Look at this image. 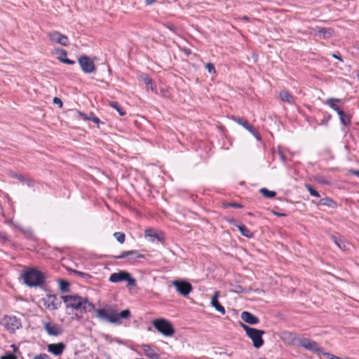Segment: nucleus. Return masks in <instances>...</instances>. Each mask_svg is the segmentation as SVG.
<instances>
[{
	"instance_id": "37998d69",
	"label": "nucleus",
	"mask_w": 359,
	"mask_h": 359,
	"mask_svg": "<svg viewBox=\"0 0 359 359\" xmlns=\"http://www.w3.org/2000/svg\"><path fill=\"white\" fill-rule=\"evenodd\" d=\"M324 355H327L329 359H341V358L336 356L334 355L330 354V353H323Z\"/></svg>"
},
{
	"instance_id": "c85d7f7f",
	"label": "nucleus",
	"mask_w": 359,
	"mask_h": 359,
	"mask_svg": "<svg viewBox=\"0 0 359 359\" xmlns=\"http://www.w3.org/2000/svg\"><path fill=\"white\" fill-rule=\"evenodd\" d=\"M60 290L62 292H67L69 291V283L64 280H59Z\"/></svg>"
},
{
	"instance_id": "4be33fe9",
	"label": "nucleus",
	"mask_w": 359,
	"mask_h": 359,
	"mask_svg": "<svg viewBox=\"0 0 359 359\" xmlns=\"http://www.w3.org/2000/svg\"><path fill=\"white\" fill-rule=\"evenodd\" d=\"M318 205L327 206L331 208H335L337 203L330 198L325 197L320 200Z\"/></svg>"
},
{
	"instance_id": "393cba45",
	"label": "nucleus",
	"mask_w": 359,
	"mask_h": 359,
	"mask_svg": "<svg viewBox=\"0 0 359 359\" xmlns=\"http://www.w3.org/2000/svg\"><path fill=\"white\" fill-rule=\"evenodd\" d=\"M129 256H134L135 257H142V255H139L138 251L137 250H130V251H125L121 253V255L118 256H116V259H123Z\"/></svg>"
},
{
	"instance_id": "dca6fc26",
	"label": "nucleus",
	"mask_w": 359,
	"mask_h": 359,
	"mask_svg": "<svg viewBox=\"0 0 359 359\" xmlns=\"http://www.w3.org/2000/svg\"><path fill=\"white\" fill-rule=\"evenodd\" d=\"M241 317L243 321L250 325H256L259 322V320L257 316L248 311H243L241 313Z\"/></svg>"
},
{
	"instance_id": "c756f323",
	"label": "nucleus",
	"mask_w": 359,
	"mask_h": 359,
	"mask_svg": "<svg viewBox=\"0 0 359 359\" xmlns=\"http://www.w3.org/2000/svg\"><path fill=\"white\" fill-rule=\"evenodd\" d=\"M109 105L113 107L114 109H116L118 114L121 115V116H124L126 114V111L123 109L122 107H120V105L118 104V102H111L109 103Z\"/></svg>"
},
{
	"instance_id": "9b49d317",
	"label": "nucleus",
	"mask_w": 359,
	"mask_h": 359,
	"mask_svg": "<svg viewBox=\"0 0 359 359\" xmlns=\"http://www.w3.org/2000/svg\"><path fill=\"white\" fill-rule=\"evenodd\" d=\"M297 341L298 344L297 346H302L306 350L312 351L313 352H319L320 351L318 344L309 339L299 337V339H298Z\"/></svg>"
},
{
	"instance_id": "a19ab883",
	"label": "nucleus",
	"mask_w": 359,
	"mask_h": 359,
	"mask_svg": "<svg viewBox=\"0 0 359 359\" xmlns=\"http://www.w3.org/2000/svg\"><path fill=\"white\" fill-rule=\"evenodd\" d=\"M34 359H51L49 355L46 353H40L34 356Z\"/></svg>"
},
{
	"instance_id": "49530a36",
	"label": "nucleus",
	"mask_w": 359,
	"mask_h": 359,
	"mask_svg": "<svg viewBox=\"0 0 359 359\" xmlns=\"http://www.w3.org/2000/svg\"><path fill=\"white\" fill-rule=\"evenodd\" d=\"M56 53L57 54H62V55L66 56L67 54V52L65 50L63 49H57Z\"/></svg>"
},
{
	"instance_id": "72a5a7b5",
	"label": "nucleus",
	"mask_w": 359,
	"mask_h": 359,
	"mask_svg": "<svg viewBox=\"0 0 359 359\" xmlns=\"http://www.w3.org/2000/svg\"><path fill=\"white\" fill-rule=\"evenodd\" d=\"M306 189L311 196L317 198L320 197L318 192L315 190L311 185H306Z\"/></svg>"
},
{
	"instance_id": "de8ad7c7",
	"label": "nucleus",
	"mask_w": 359,
	"mask_h": 359,
	"mask_svg": "<svg viewBox=\"0 0 359 359\" xmlns=\"http://www.w3.org/2000/svg\"><path fill=\"white\" fill-rule=\"evenodd\" d=\"M15 177L19 180L20 182H24L25 178L22 175H15Z\"/></svg>"
},
{
	"instance_id": "bb28decb",
	"label": "nucleus",
	"mask_w": 359,
	"mask_h": 359,
	"mask_svg": "<svg viewBox=\"0 0 359 359\" xmlns=\"http://www.w3.org/2000/svg\"><path fill=\"white\" fill-rule=\"evenodd\" d=\"M338 115L339 116V118L341 123L344 126H348L351 123V119L348 115L346 114L342 110L338 111Z\"/></svg>"
},
{
	"instance_id": "2eb2a0df",
	"label": "nucleus",
	"mask_w": 359,
	"mask_h": 359,
	"mask_svg": "<svg viewBox=\"0 0 359 359\" xmlns=\"http://www.w3.org/2000/svg\"><path fill=\"white\" fill-rule=\"evenodd\" d=\"M282 339L285 342H286L289 344L297 346V344H298L297 340L299 339V337H298L294 333L290 332H285L282 334Z\"/></svg>"
},
{
	"instance_id": "cd10ccee",
	"label": "nucleus",
	"mask_w": 359,
	"mask_h": 359,
	"mask_svg": "<svg viewBox=\"0 0 359 359\" xmlns=\"http://www.w3.org/2000/svg\"><path fill=\"white\" fill-rule=\"evenodd\" d=\"M259 191L263 194L264 196L269 198H273L276 195L275 191H269L266 188H262Z\"/></svg>"
},
{
	"instance_id": "603ef678",
	"label": "nucleus",
	"mask_w": 359,
	"mask_h": 359,
	"mask_svg": "<svg viewBox=\"0 0 359 359\" xmlns=\"http://www.w3.org/2000/svg\"><path fill=\"white\" fill-rule=\"evenodd\" d=\"M241 20L244 21V22H247L249 20V18L246 15L245 16H243L242 18H240Z\"/></svg>"
},
{
	"instance_id": "5701e85b",
	"label": "nucleus",
	"mask_w": 359,
	"mask_h": 359,
	"mask_svg": "<svg viewBox=\"0 0 359 359\" xmlns=\"http://www.w3.org/2000/svg\"><path fill=\"white\" fill-rule=\"evenodd\" d=\"M334 102H340L341 100L337 99V98H329V99L326 100L325 101H324V103L325 104L330 106L333 110L336 111L338 113V111H340L341 109L337 104H335L334 103Z\"/></svg>"
},
{
	"instance_id": "423d86ee",
	"label": "nucleus",
	"mask_w": 359,
	"mask_h": 359,
	"mask_svg": "<svg viewBox=\"0 0 359 359\" xmlns=\"http://www.w3.org/2000/svg\"><path fill=\"white\" fill-rule=\"evenodd\" d=\"M109 280L111 283H120L125 280L128 283V285H135V280L131 277L128 272L125 271H120L118 273H111Z\"/></svg>"
},
{
	"instance_id": "c9c22d12",
	"label": "nucleus",
	"mask_w": 359,
	"mask_h": 359,
	"mask_svg": "<svg viewBox=\"0 0 359 359\" xmlns=\"http://www.w3.org/2000/svg\"><path fill=\"white\" fill-rule=\"evenodd\" d=\"M252 135H253L257 140L260 139V135L258 132L252 126H251V128H247V129Z\"/></svg>"
},
{
	"instance_id": "f257e3e1",
	"label": "nucleus",
	"mask_w": 359,
	"mask_h": 359,
	"mask_svg": "<svg viewBox=\"0 0 359 359\" xmlns=\"http://www.w3.org/2000/svg\"><path fill=\"white\" fill-rule=\"evenodd\" d=\"M130 316V311L128 309L118 313V311L111 306L96 310V317L100 320L114 324H119L121 318H128Z\"/></svg>"
},
{
	"instance_id": "58836bf2",
	"label": "nucleus",
	"mask_w": 359,
	"mask_h": 359,
	"mask_svg": "<svg viewBox=\"0 0 359 359\" xmlns=\"http://www.w3.org/2000/svg\"><path fill=\"white\" fill-rule=\"evenodd\" d=\"M143 81L148 87L153 90L152 80L148 76H144L143 77Z\"/></svg>"
},
{
	"instance_id": "2f4dec72",
	"label": "nucleus",
	"mask_w": 359,
	"mask_h": 359,
	"mask_svg": "<svg viewBox=\"0 0 359 359\" xmlns=\"http://www.w3.org/2000/svg\"><path fill=\"white\" fill-rule=\"evenodd\" d=\"M233 120L235 121H236L238 124H240L243 127H244L245 129H247L248 127L251 128V125H250L248 123V122L246 120L243 119V118L235 117V118H233Z\"/></svg>"
},
{
	"instance_id": "4468645a",
	"label": "nucleus",
	"mask_w": 359,
	"mask_h": 359,
	"mask_svg": "<svg viewBox=\"0 0 359 359\" xmlns=\"http://www.w3.org/2000/svg\"><path fill=\"white\" fill-rule=\"evenodd\" d=\"M65 348L66 345L62 342L50 344L47 346L48 351L55 356L60 355Z\"/></svg>"
},
{
	"instance_id": "0eeeda50",
	"label": "nucleus",
	"mask_w": 359,
	"mask_h": 359,
	"mask_svg": "<svg viewBox=\"0 0 359 359\" xmlns=\"http://www.w3.org/2000/svg\"><path fill=\"white\" fill-rule=\"evenodd\" d=\"M82 71L86 74L95 72L96 68L93 61L87 55H81L78 60Z\"/></svg>"
},
{
	"instance_id": "e433bc0d",
	"label": "nucleus",
	"mask_w": 359,
	"mask_h": 359,
	"mask_svg": "<svg viewBox=\"0 0 359 359\" xmlns=\"http://www.w3.org/2000/svg\"><path fill=\"white\" fill-rule=\"evenodd\" d=\"M224 205L225 208L231 207V208H241L243 207L241 204L237 203H227L224 204Z\"/></svg>"
},
{
	"instance_id": "473e14b6",
	"label": "nucleus",
	"mask_w": 359,
	"mask_h": 359,
	"mask_svg": "<svg viewBox=\"0 0 359 359\" xmlns=\"http://www.w3.org/2000/svg\"><path fill=\"white\" fill-rule=\"evenodd\" d=\"M114 236L116 238L117 241L120 243H123L125 241V234L122 232H115Z\"/></svg>"
},
{
	"instance_id": "f03ea898",
	"label": "nucleus",
	"mask_w": 359,
	"mask_h": 359,
	"mask_svg": "<svg viewBox=\"0 0 359 359\" xmlns=\"http://www.w3.org/2000/svg\"><path fill=\"white\" fill-rule=\"evenodd\" d=\"M61 299L65 302L67 308L81 310L83 312L91 311L95 309L94 304L90 302L87 298L77 294L62 296Z\"/></svg>"
},
{
	"instance_id": "5fc2aeb1",
	"label": "nucleus",
	"mask_w": 359,
	"mask_h": 359,
	"mask_svg": "<svg viewBox=\"0 0 359 359\" xmlns=\"http://www.w3.org/2000/svg\"><path fill=\"white\" fill-rule=\"evenodd\" d=\"M341 359H350V358H341Z\"/></svg>"
},
{
	"instance_id": "3c124183",
	"label": "nucleus",
	"mask_w": 359,
	"mask_h": 359,
	"mask_svg": "<svg viewBox=\"0 0 359 359\" xmlns=\"http://www.w3.org/2000/svg\"><path fill=\"white\" fill-rule=\"evenodd\" d=\"M156 0H145V4L147 6L151 5L153 3L155 2Z\"/></svg>"
},
{
	"instance_id": "1a4fd4ad",
	"label": "nucleus",
	"mask_w": 359,
	"mask_h": 359,
	"mask_svg": "<svg viewBox=\"0 0 359 359\" xmlns=\"http://www.w3.org/2000/svg\"><path fill=\"white\" fill-rule=\"evenodd\" d=\"M43 306L50 310H57L61 305V302L58 301L57 297L55 294H46L42 299Z\"/></svg>"
},
{
	"instance_id": "7c9ffc66",
	"label": "nucleus",
	"mask_w": 359,
	"mask_h": 359,
	"mask_svg": "<svg viewBox=\"0 0 359 359\" xmlns=\"http://www.w3.org/2000/svg\"><path fill=\"white\" fill-rule=\"evenodd\" d=\"M331 239L339 249L344 250L345 244L342 241H341V239L338 238L335 236H331Z\"/></svg>"
},
{
	"instance_id": "c03bdc74",
	"label": "nucleus",
	"mask_w": 359,
	"mask_h": 359,
	"mask_svg": "<svg viewBox=\"0 0 359 359\" xmlns=\"http://www.w3.org/2000/svg\"><path fill=\"white\" fill-rule=\"evenodd\" d=\"M28 187H32L34 185V181L31 179H25L24 182Z\"/></svg>"
},
{
	"instance_id": "aec40b11",
	"label": "nucleus",
	"mask_w": 359,
	"mask_h": 359,
	"mask_svg": "<svg viewBox=\"0 0 359 359\" xmlns=\"http://www.w3.org/2000/svg\"><path fill=\"white\" fill-rule=\"evenodd\" d=\"M145 355L150 359H158L159 355L149 345L144 344L142 346Z\"/></svg>"
},
{
	"instance_id": "8fccbe9b",
	"label": "nucleus",
	"mask_w": 359,
	"mask_h": 359,
	"mask_svg": "<svg viewBox=\"0 0 359 359\" xmlns=\"http://www.w3.org/2000/svg\"><path fill=\"white\" fill-rule=\"evenodd\" d=\"M350 172H351L353 175H355V176H357V177H359V170H350Z\"/></svg>"
},
{
	"instance_id": "412c9836",
	"label": "nucleus",
	"mask_w": 359,
	"mask_h": 359,
	"mask_svg": "<svg viewBox=\"0 0 359 359\" xmlns=\"http://www.w3.org/2000/svg\"><path fill=\"white\" fill-rule=\"evenodd\" d=\"M279 95L281 100L283 102H287L289 104H292L294 102V97L287 91L282 90L280 92Z\"/></svg>"
},
{
	"instance_id": "a878e982",
	"label": "nucleus",
	"mask_w": 359,
	"mask_h": 359,
	"mask_svg": "<svg viewBox=\"0 0 359 359\" xmlns=\"http://www.w3.org/2000/svg\"><path fill=\"white\" fill-rule=\"evenodd\" d=\"M77 113L84 120H90L97 124L100 123V119L97 116H95L93 113H90L88 115L84 114L83 113L79 111H78Z\"/></svg>"
},
{
	"instance_id": "7ed1b4c3",
	"label": "nucleus",
	"mask_w": 359,
	"mask_h": 359,
	"mask_svg": "<svg viewBox=\"0 0 359 359\" xmlns=\"http://www.w3.org/2000/svg\"><path fill=\"white\" fill-rule=\"evenodd\" d=\"M25 284L28 287H34L42 285L44 283L43 274L37 269H29L22 273Z\"/></svg>"
},
{
	"instance_id": "79ce46f5",
	"label": "nucleus",
	"mask_w": 359,
	"mask_h": 359,
	"mask_svg": "<svg viewBox=\"0 0 359 359\" xmlns=\"http://www.w3.org/2000/svg\"><path fill=\"white\" fill-rule=\"evenodd\" d=\"M54 104L59 106L60 108L62 107V102L60 98L55 97L53 100Z\"/></svg>"
},
{
	"instance_id": "09e8293b",
	"label": "nucleus",
	"mask_w": 359,
	"mask_h": 359,
	"mask_svg": "<svg viewBox=\"0 0 359 359\" xmlns=\"http://www.w3.org/2000/svg\"><path fill=\"white\" fill-rule=\"evenodd\" d=\"M8 238L5 233L0 231V241H7Z\"/></svg>"
},
{
	"instance_id": "b1692460",
	"label": "nucleus",
	"mask_w": 359,
	"mask_h": 359,
	"mask_svg": "<svg viewBox=\"0 0 359 359\" xmlns=\"http://www.w3.org/2000/svg\"><path fill=\"white\" fill-rule=\"evenodd\" d=\"M316 30L318 32V34L322 35L324 39L330 37L333 32L330 28L317 27Z\"/></svg>"
},
{
	"instance_id": "ea45409f",
	"label": "nucleus",
	"mask_w": 359,
	"mask_h": 359,
	"mask_svg": "<svg viewBox=\"0 0 359 359\" xmlns=\"http://www.w3.org/2000/svg\"><path fill=\"white\" fill-rule=\"evenodd\" d=\"M205 67L209 73H215V68L212 63H207L205 65Z\"/></svg>"
},
{
	"instance_id": "ddd939ff",
	"label": "nucleus",
	"mask_w": 359,
	"mask_h": 359,
	"mask_svg": "<svg viewBox=\"0 0 359 359\" xmlns=\"http://www.w3.org/2000/svg\"><path fill=\"white\" fill-rule=\"evenodd\" d=\"M49 39L54 42L59 43L62 46H67L68 45V38L59 32L54 31L48 34Z\"/></svg>"
},
{
	"instance_id": "9d476101",
	"label": "nucleus",
	"mask_w": 359,
	"mask_h": 359,
	"mask_svg": "<svg viewBox=\"0 0 359 359\" xmlns=\"http://www.w3.org/2000/svg\"><path fill=\"white\" fill-rule=\"evenodd\" d=\"M43 324L44 330L50 336L57 337L63 333V330L59 325L51 322H44Z\"/></svg>"
},
{
	"instance_id": "f8f14e48",
	"label": "nucleus",
	"mask_w": 359,
	"mask_h": 359,
	"mask_svg": "<svg viewBox=\"0 0 359 359\" xmlns=\"http://www.w3.org/2000/svg\"><path fill=\"white\" fill-rule=\"evenodd\" d=\"M172 285L175 287L177 291L183 296L188 295L192 290L191 285L184 280H175Z\"/></svg>"
},
{
	"instance_id": "6ab92c4d",
	"label": "nucleus",
	"mask_w": 359,
	"mask_h": 359,
	"mask_svg": "<svg viewBox=\"0 0 359 359\" xmlns=\"http://www.w3.org/2000/svg\"><path fill=\"white\" fill-rule=\"evenodd\" d=\"M230 223L236 226L243 236L247 238H251L252 236V233L244 224H236L233 219H231Z\"/></svg>"
},
{
	"instance_id": "864d4df0",
	"label": "nucleus",
	"mask_w": 359,
	"mask_h": 359,
	"mask_svg": "<svg viewBox=\"0 0 359 359\" xmlns=\"http://www.w3.org/2000/svg\"><path fill=\"white\" fill-rule=\"evenodd\" d=\"M332 56H333L334 57H335V58H337V59L339 60H341V59L340 58V57L337 56V55H335V54H333V55H332Z\"/></svg>"
},
{
	"instance_id": "a18cd8bd",
	"label": "nucleus",
	"mask_w": 359,
	"mask_h": 359,
	"mask_svg": "<svg viewBox=\"0 0 359 359\" xmlns=\"http://www.w3.org/2000/svg\"><path fill=\"white\" fill-rule=\"evenodd\" d=\"M1 359H15V356L13 354H9L7 355L2 356Z\"/></svg>"
},
{
	"instance_id": "6e6552de",
	"label": "nucleus",
	"mask_w": 359,
	"mask_h": 359,
	"mask_svg": "<svg viewBox=\"0 0 359 359\" xmlns=\"http://www.w3.org/2000/svg\"><path fill=\"white\" fill-rule=\"evenodd\" d=\"M1 324L10 332H14L21 327V323L15 316H4Z\"/></svg>"
},
{
	"instance_id": "f704fd0d",
	"label": "nucleus",
	"mask_w": 359,
	"mask_h": 359,
	"mask_svg": "<svg viewBox=\"0 0 359 359\" xmlns=\"http://www.w3.org/2000/svg\"><path fill=\"white\" fill-rule=\"evenodd\" d=\"M57 60L60 62L67 64V65H74L75 64V61L69 60L66 57H61V56H58Z\"/></svg>"
},
{
	"instance_id": "4c0bfd02",
	"label": "nucleus",
	"mask_w": 359,
	"mask_h": 359,
	"mask_svg": "<svg viewBox=\"0 0 359 359\" xmlns=\"http://www.w3.org/2000/svg\"><path fill=\"white\" fill-rule=\"evenodd\" d=\"M71 271L72 273H74L81 276L83 278H88L90 277V276L89 274L83 273V272H81V271H76V270H72Z\"/></svg>"
},
{
	"instance_id": "f3484780",
	"label": "nucleus",
	"mask_w": 359,
	"mask_h": 359,
	"mask_svg": "<svg viewBox=\"0 0 359 359\" xmlns=\"http://www.w3.org/2000/svg\"><path fill=\"white\" fill-rule=\"evenodd\" d=\"M219 296V292L218 291H215L214 295L211 298V305L213 306L215 310L219 312L221 314H225L224 308L219 304L218 301V298Z\"/></svg>"
},
{
	"instance_id": "39448f33",
	"label": "nucleus",
	"mask_w": 359,
	"mask_h": 359,
	"mask_svg": "<svg viewBox=\"0 0 359 359\" xmlns=\"http://www.w3.org/2000/svg\"><path fill=\"white\" fill-rule=\"evenodd\" d=\"M154 327L163 335L165 337H171L175 330L170 322L165 319H157L153 321Z\"/></svg>"
},
{
	"instance_id": "a211bd4d",
	"label": "nucleus",
	"mask_w": 359,
	"mask_h": 359,
	"mask_svg": "<svg viewBox=\"0 0 359 359\" xmlns=\"http://www.w3.org/2000/svg\"><path fill=\"white\" fill-rule=\"evenodd\" d=\"M144 235L146 238H149V241L151 242H154L156 241H161L162 238L154 230L151 229H147L144 232Z\"/></svg>"
},
{
	"instance_id": "20e7f679",
	"label": "nucleus",
	"mask_w": 359,
	"mask_h": 359,
	"mask_svg": "<svg viewBox=\"0 0 359 359\" xmlns=\"http://www.w3.org/2000/svg\"><path fill=\"white\" fill-rule=\"evenodd\" d=\"M241 327L245 331L246 334L251 339L254 347L259 348L264 344L262 335L265 333L264 330H257L241 323Z\"/></svg>"
}]
</instances>
